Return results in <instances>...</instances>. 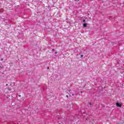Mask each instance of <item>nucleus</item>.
I'll list each match as a JSON object with an SVG mask.
<instances>
[{
	"label": "nucleus",
	"mask_w": 124,
	"mask_h": 124,
	"mask_svg": "<svg viewBox=\"0 0 124 124\" xmlns=\"http://www.w3.org/2000/svg\"><path fill=\"white\" fill-rule=\"evenodd\" d=\"M55 54H58L57 52H55Z\"/></svg>",
	"instance_id": "obj_7"
},
{
	"label": "nucleus",
	"mask_w": 124,
	"mask_h": 124,
	"mask_svg": "<svg viewBox=\"0 0 124 124\" xmlns=\"http://www.w3.org/2000/svg\"><path fill=\"white\" fill-rule=\"evenodd\" d=\"M69 95H70L71 96H73V95H74V94H73V93H69Z\"/></svg>",
	"instance_id": "obj_2"
},
{
	"label": "nucleus",
	"mask_w": 124,
	"mask_h": 124,
	"mask_svg": "<svg viewBox=\"0 0 124 124\" xmlns=\"http://www.w3.org/2000/svg\"><path fill=\"white\" fill-rule=\"evenodd\" d=\"M7 86H8V84H6V87H7Z\"/></svg>",
	"instance_id": "obj_6"
},
{
	"label": "nucleus",
	"mask_w": 124,
	"mask_h": 124,
	"mask_svg": "<svg viewBox=\"0 0 124 124\" xmlns=\"http://www.w3.org/2000/svg\"><path fill=\"white\" fill-rule=\"evenodd\" d=\"M90 105H91V103H89Z\"/></svg>",
	"instance_id": "obj_11"
},
{
	"label": "nucleus",
	"mask_w": 124,
	"mask_h": 124,
	"mask_svg": "<svg viewBox=\"0 0 124 124\" xmlns=\"http://www.w3.org/2000/svg\"><path fill=\"white\" fill-rule=\"evenodd\" d=\"M19 97H21V95H19Z\"/></svg>",
	"instance_id": "obj_9"
},
{
	"label": "nucleus",
	"mask_w": 124,
	"mask_h": 124,
	"mask_svg": "<svg viewBox=\"0 0 124 124\" xmlns=\"http://www.w3.org/2000/svg\"><path fill=\"white\" fill-rule=\"evenodd\" d=\"M116 106H117V107H122V104L117 103Z\"/></svg>",
	"instance_id": "obj_1"
},
{
	"label": "nucleus",
	"mask_w": 124,
	"mask_h": 124,
	"mask_svg": "<svg viewBox=\"0 0 124 124\" xmlns=\"http://www.w3.org/2000/svg\"><path fill=\"white\" fill-rule=\"evenodd\" d=\"M80 57H81V58H83V57H84V55H80Z\"/></svg>",
	"instance_id": "obj_5"
},
{
	"label": "nucleus",
	"mask_w": 124,
	"mask_h": 124,
	"mask_svg": "<svg viewBox=\"0 0 124 124\" xmlns=\"http://www.w3.org/2000/svg\"><path fill=\"white\" fill-rule=\"evenodd\" d=\"M1 61H3V59H1Z\"/></svg>",
	"instance_id": "obj_8"
},
{
	"label": "nucleus",
	"mask_w": 124,
	"mask_h": 124,
	"mask_svg": "<svg viewBox=\"0 0 124 124\" xmlns=\"http://www.w3.org/2000/svg\"><path fill=\"white\" fill-rule=\"evenodd\" d=\"M83 22H85V20H84Z\"/></svg>",
	"instance_id": "obj_12"
},
{
	"label": "nucleus",
	"mask_w": 124,
	"mask_h": 124,
	"mask_svg": "<svg viewBox=\"0 0 124 124\" xmlns=\"http://www.w3.org/2000/svg\"><path fill=\"white\" fill-rule=\"evenodd\" d=\"M83 27H84V28H86V27H87V24L86 23L84 24Z\"/></svg>",
	"instance_id": "obj_3"
},
{
	"label": "nucleus",
	"mask_w": 124,
	"mask_h": 124,
	"mask_svg": "<svg viewBox=\"0 0 124 124\" xmlns=\"http://www.w3.org/2000/svg\"><path fill=\"white\" fill-rule=\"evenodd\" d=\"M66 97H68V95H66Z\"/></svg>",
	"instance_id": "obj_10"
},
{
	"label": "nucleus",
	"mask_w": 124,
	"mask_h": 124,
	"mask_svg": "<svg viewBox=\"0 0 124 124\" xmlns=\"http://www.w3.org/2000/svg\"><path fill=\"white\" fill-rule=\"evenodd\" d=\"M8 91H11L12 89L10 87H8Z\"/></svg>",
	"instance_id": "obj_4"
}]
</instances>
